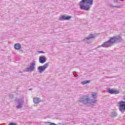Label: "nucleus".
Masks as SVG:
<instances>
[{
	"label": "nucleus",
	"mask_w": 125,
	"mask_h": 125,
	"mask_svg": "<svg viewBox=\"0 0 125 125\" xmlns=\"http://www.w3.org/2000/svg\"><path fill=\"white\" fill-rule=\"evenodd\" d=\"M123 41L122 37L120 36H113L110 38V40L104 42L101 45H100V47H110L111 44L118 43V42H121Z\"/></svg>",
	"instance_id": "nucleus-1"
},
{
	"label": "nucleus",
	"mask_w": 125,
	"mask_h": 125,
	"mask_svg": "<svg viewBox=\"0 0 125 125\" xmlns=\"http://www.w3.org/2000/svg\"><path fill=\"white\" fill-rule=\"evenodd\" d=\"M123 100L118 103L119 105V110L123 114L125 112V95L123 96L122 98Z\"/></svg>",
	"instance_id": "nucleus-2"
},
{
	"label": "nucleus",
	"mask_w": 125,
	"mask_h": 125,
	"mask_svg": "<svg viewBox=\"0 0 125 125\" xmlns=\"http://www.w3.org/2000/svg\"><path fill=\"white\" fill-rule=\"evenodd\" d=\"M89 101H90V99L88 97V95L83 96L81 97L79 100V102L83 104H88Z\"/></svg>",
	"instance_id": "nucleus-3"
},
{
	"label": "nucleus",
	"mask_w": 125,
	"mask_h": 125,
	"mask_svg": "<svg viewBox=\"0 0 125 125\" xmlns=\"http://www.w3.org/2000/svg\"><path fill=\"white\" fill-rule=\"evenodd\" d=\"M79 6L80 9L82 10H85L86 11H88L90 9V6L87 4L82 3V1L80 2Z\"/></svg>",
	"instance_id": "nucleus-4"
},
{
	"label": "nucleus",
	"mask_w": 125,
	"mask_h": 125,
	"mask_svg": "<svg viewBox=\"0 0 125 125\" xmlns=\"http://www.w3.org/2000/svg\"><path fill=\"white\" fill-rule=\"evenodd\" d=\"M35 66H36V62L33 61V62L30 63L29 67H27L24 70V72H30V73L33 72L35 70Z\"/></svg>",
	"instance_id": "nucleus-5"
},
{
	"label": "nucleus",
	"mask_w": 125,
	"mask_h": 125,
	"mask_svg": "<svg viewBox=\"0 0 125 125\" xmlns=\"http://www.w3.org/2000/svg\"><path fill=\"white\" fill-rule=\"evenodd\" d=\"M47 67H48V63H45L43 65L39 66L37 68L39 71V73L42 74V72L45 70V69H46Z\"/></svg>",
	"instance_id": "nucleus-6"
},
{
	"label": "nucleus",
	"mask_w": 125,
	"mask_h": 125,
	"mask_svg": "<svg viewBox=\"0 0 125 125\" xmlns=\"http://www.w3.org/2000/svg\"><path fill=\"white\" fill-rule=\"evenodd\" d=\"M24 103V101L22 99H19L18 102V105L16 106L17 109H21L23 108V104Z\"/></svg>",
	"instance_id": "nucleus-7"
},
{
	"label": "nucleus",
	"mask_w": 125,
	"mask_h": 125,
	"mask_svg": "<svg viewBox=\"0 0 125 125\" xmlns=\"http://www.w3.org/2000/svg\"><path fill=\"white\" fill-rule=\"evenodd\" d=\"M81 3H85L88 5H92V4H93V0H82Z\"/></svg>",
	"instance_id": "nucleus-8"
},
{
	"label": "nucleus",
	"mask_w": 125,
	"mask_h": 125,
	"mask_svg": "<svg viewBox=\"0 0 125 125\" xmlns=\"http://www.w3.org/2000/svg\"><path fill=\"white\" fill-rule=\"evenodd\" d=\"M72 18V16H67V15H64L62 16L61 17L59 18V20L62 21V20H70Z\"/></svg>",
	"instance_id": "nucleus-9"
},
{
	"label": "nucleus",
	"mask_w": 125,
	"mask_h": 125,
	"mask_svg": "<svg viewBox=\"0 0 125 125\" xmlns=\"http://www.w3.org/2000/svg\"><path fill=\"white\" fill-rule=\"evenodd\" d=\"M107 92H108V93H110V94H118V93H120V91L114 89H108Z\"/></svg>",
	"instance_id": "nucleus-10"
},
{
	"label": "nucleus",
	"mask_w": 125,
	"mask_h": 125,
	"mask_svg": "<svg viewBox=\"0 0 125 125\" xmlns=\"http://www.w3.org/2000/svg\"><path fill=\"white\" fill-rule=\"evenodd\" d=\"M39 62L42 64H43V63H45V62H46V58L40 57L39 58Z\"/></svg>",
	"instance_id": "nucleus-11"
},
{
	"label": "nucleus",
	"mask_w": 125,
	"mask_h": 125,
	"mask_svg": "<svg viewBox=\"0 0 125 125\" xmlns=\"http://www.w3.org/2000/svg\"><path fill=\"white\" fill-rule=\"evenodd\" d=\"M21 44L19 43H17L14 44V48L17 50H19V49H21Z\"/></svg>",
	"instance_id": "nucleus-12"
},
{
	"label": "nucleus",
	"mask_w": 125,
	"mask_h": 125,
	"mask_svg": "<svg viewBox=\"0 0 125 125\" xmlns=\"http://www.w3.org/2000/svg\"><path fill=\"white\" fill-rule=\"evenodd\" d=\"M41 99L40 98L36 97L33 98V102L35 104H38L41 102Z\"/></svg>",
	"instance_id": "nucleus-13"
},
{
	"label": "nucleus",
	"mask_w": 125,
	"mask_h": 125,
	"mask_svg": "<svg viewBox=\"0 0 125 125\" xmlns=\"http://www.w3.org/2000/svg\"><path fill=\"white\" fill-rule=\"evenodd\" d=\"M118 116V114H117V112L116 111H113L111 112V117L112 118H115V117H117Z\"/></svg>",
	"instance_id": "nucleus-14"
},
{
	"label": "nucleus",
	"mask_w": 125,
	"mask_h": 125,
	"mask_svg": "<svg viewBox=\"0 0 125 125\" xmlns=\"http://www.w3.org/2000/svg\"><path fill=\"white\" fill-rule=\"evenodd\" d=\"M96 37V35L95 34H90L88 35V38H89L90 40V39H95Z\"/></svg>",
	"instance_id": "nucleus-15"
},
{
	"label": "nucleus",
	"mask_w": 125,
	"mask_h": 125,
	"mask_svg": "<svg viewBox=\"0 0 125 125\" xmlns=\"http://www.w3.org/2000/svg\"><path fill=\"white\" fill-rule=\"evenodd\" d=\"M90 80H86L81 82L82 84H86V83H89Z\"/></svg>",
	"instance_id": "nucleus-16"
},
{
	"label": "nucleus",
	"mask_w": 125,
	"mask_h": 125,
	"mask_svg": "<svg viewBox=\"0 0 125 125\" xmlns=\"http://www.w3.org/2000/svg\"><path fill=\"white\" fill-rule=\"evenodd\" d=\"M92 97L94 99L97 98V94L96 93H94L92 95Z\"/></svg>",
	"instance_id": "nucleus-17"
},
{
	"label": "nucleus",
	"mask_w": 125,
	"mask_h": 125,
	"mask_svg": "<svg viewBox=\"0 0 125 125\" xmlns=\"http://www.w3.org/2000/svg\"><path fill=\"white\" fill-rule=\"evenodd\" d=\"M89 37L86 38L83 40V41L84 42H87L88 41H89Z\"/></svg>",
	"instance_id": "nucleus-18"
},
{
	"label": "nucleus",
	"mask_w": 125,
	"mask_h": 125,
	"mask_svg": "<svg viewBox=\"0 0 125 125\" xmlns=\"http://www.w3.org/2000/svg\"><path fill=\"white\" fill-rule=\"evenodd\" d=\"M92 103H95V100H90V101L88 104H92Z\"/></svg>",
	"instance_id": "nucleus-19"
},
{
	"label": "nucleus",
	"mask_w": 125,
	"mask_h": 125,
	"mask_svg": "<svg viewBox=\"0 0 125 125\" xmlns=\"http://www.w3.org/2000/svg\"><path fill=\"white\" fill-rule=\"evenodd\" d=\"M47 123L49 125H57L55 123L52 122H47Z\"/></svg>",
	"instance_id": "nucleus-20"
},
{
	"label": "nucleus",
	"mask_w": 125,
	"mask_h": 125,
	"mask_svg": "<svg viewBox=\"0 0 125 125\" xmlns=\"http://www.w3.org/2000/svg\"><path fill=\"white\" fill-rule=\"evenodd\" d=\"M9 97H10V98H11L12 99L14 98V96H13L12 94H10L9 95Z\"/></svg>",
	"instance_id": "nucleus-21"
},
{
	"label": "nucleus",
	"mask_w": 125,
	"mask_h": 125,
	"mask_svg": "<svg viewBox=\"0 0 125 125\" xmlns=\"http://www.w3.org/2000/svg\"><path fill=\"white\" fill-rule=\"evenodd\" d=\"M17 125V123H13V122H12V123H10V124H9V125Z\"/></svg>",
	"instance_id": "nucleus-22"
},
{
	"label": "nucleus",
	"mask_w": 125,
	"mask_h": 125,
	"mask_svg": "<svg viewBox=\"0 0 125 125\" xmlns=\"http://www.w3.org/2000/svg\"><path fill=\"white\" fill-rule=\"evenodd\" d=\"M113 2L115 3H118L119 2V0H114Z\"/></svg>",
	"instance_id": "nucleus-23"
},
{
	"label": "nucleus",
	"mask_w": 125,
	"mask_h": 125,
	"mask_svg": "<svg viewBox=\"0 0 125 125\" xmlns=\"http://www.w3.org/2000/svg\"><path fill=\"white\" fill-rule=\"evenodd\" d=\"M114 7H116V8H121L122 7L121 6H114Z\"/></svg>",
	"instance_id": "nucleus-24"
},
{
	"label": "nucleus",
	"mask_w": 125,
	"mask_h": 125,
	"mask_svg": "<svg viewBox=\"0 0 125 125\" xmlns=\"http://www.w3.org/2000/svg\"><path fill=\"white\" fill-rule=\"evenodd\" d=\"M39 53H44V52L43 51H39Z\"/></svg>",
	"instance_id": "nucleus-25"
},
{
	"label": "nucleus",
	"mask_w": 125,
	"mask_h": 125,
	"mask_svg": "<svg viewBox=\"0 0 125 125\" xmlns=\"http://www.w3.org/2000/svg\"><path fill=\"white\" fill-rule=\"evenodd\" d=\"M109 6H110V7H115V6H114L112 4L109 5Z\"/></svg>",
	"instance_id": "nucleus-26"
},
{
	"label": "nucleus",
	"mask_w": 125,
	"mask_h": 125,
	"mask_svg": "<svg viewBox=\"0 0 125 125\" xmlns=\"http://www.w3.org/2000/svg\"><path fill=\"white\" fill-rule=\"evenodd\" d=\"M32 89H33L30 88V89H29V90H32Z\"/></svg>",
	"instance_id": "nucleus-27"
},
{
	"label": "nucleus",
	"mask_w": 125,
	"mask_h": 125,
	"mask_svg": "<svg viewBox=\"0 0 125 125\" xmlns=\"http://www.w3.org/2000/svg\"><path fill=\"white\" fill-rule=\"evenodd\" d=\"M74 73H76V71H74Z\"/></svg>",
	"instance_id": "nucleus-28"
}]
</instances>
